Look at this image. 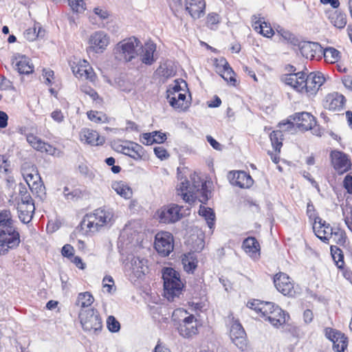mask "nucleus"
Segmentation results:
<instances>
[{
    "mask_svg": "<svg viewBox=\"0 0 352 352\" xmlns=\"http://www.w3.org/2000/svg\"><path fill=\"white\" fill-rule=\"evenodd\" d=\"M155 249L162 256H168L174 248L173 236L168 232H158L155 237Z\"/></svg>",
    "mask_w": 352,
    "mask_h": 352,
    "instance_id": "nucleus-9",
    "label": "nucleus"
},
{
    "mask_svg": "<svg viewBox=\"0 0 352 352\" xmlns=\"http://www.w3.org/2000/svg\"><path fill=\"white\" fill-rule=\"evenodd\" d=\"M254 30L266 37L274 35V30L266 22L256 21L254 25Z\"/></svg>",
    "mask_w": 352,
    "mask_h": 352,
    "instance_id": "nucleus-42",
    "label": "nucleus"
},
{
    "mask_svg": "<svg viewBox=\"0 0 352 352\" xmlns=\"http://www.w3.org/2000/svg\"><path fill=\"white\" fill-rule=\"evenodd\" d=\"M329 19L336 28L343 29L346 25V16L340 10H334L329 13Z\"/></svg>",
    "mask_w": 352,
    "mask_h": 352,
    "instance_id": "nucleus-31",
    "label": "nucleus"
},
{
    "mask_svg": "<svg viewBox=\"0 0 352 352\" xmlns=\"http://www.w3.org/2000/svg\"><path fill=\"white\" fill-rule=\"evenodd\" d=\"M198 212L199 215L205 219L209 228L210 230L213 229L215 222V214L214 211L210 208H206L200 205Z\"/></svg>",
    "mask_w": 352,
    "mask_h": 352,
    "instance_id": "nucleus-35",
    "label": "nucleus"
},
{
    "mask_svg": "<svg viewBox=\"0 0 352 352\" xmlns=\"http://www.w3.org/2000/svg\"><path fill=\"white\" fill-rule=\"evenodd\" d=\"M141 142L146 145H151L155 142V138L153 132L143 133L141 136Z\"/></svg>",
    "mask_w": 352,
    "mask_h": 352,
    "instance_id": "nucleus-58",
    "label": "nucleus"
},
{
    "mask_svg": "<svg viewBox=\"0 0 352 352\" xmlns=\"http://www.w3.org/2000/svg\"><path fill=\"white\" fill-rule=\"evenodd\" d=\"M318 221L315 220L313 226V229L315 234L321 241L329 243L331 235H333L335 230V228L330 226L329 223H327L324 221H322V219L318 218Z\"/></svg>",
    "mask_w": 352,
    "mask_h": 352,
    "instance_id": "nucleus-21",
    "label": "nucleus"
},
{
    "mask_svg": "<svg viewBox=\"0 0 352 352\" xmlns=\"http://www.w3.org/2000/svg\"><path fill=\"white\" fill-rule=\"evenodd\" d=\"M43 75L45 78V83L47 85H50L52 82V79L54 78V73L51 69H44L43 70Z\"/></svg>",
    "mask_w": 352,
    "mask_h": 352,
    "instance_id": "nucleus-63",
    "label": "nucleus"
},
{
    "mask_svg": "<svg viewBox=\"0 0 352 352\" xmlns=\"http://www.w3.org/2000/svg\"><path fill=\"white\" fill-rule=\"evenodd\" d=\"M153 137L155 138V142L157 144H162L167 139L166 134L160 131H153Z\"/></svg>",
    "mask_w": 352,
    "mask_h": 352,
    "instance_id": "nucleus-61",
    "label": "nucleus"
},
{
    "mask_svg": "<svg viewBox=\"0 0 352 352\" xmlns=\"http://www.w3.org/2000/svg\"><path fill=\"white\" fill-rule=\"evenodd\" d=\"M331 252L333 260L336 261V265L338 267H342L344 264L343 255L341 254V250L336 247H333L331 245Z\"/></svg>",
    "mask_w": 352,
    "mask_h": 352,
    "instance_id": "nucleus-48",
    "label": "nucleus"
},
{
    "mask_svg": "<svg viewBox=\"0 0 352 352\" xmlns=\"http://www.w3.org/2000/svg\"><path fill=\"white\" fill-rule=\"evenodd\" d=\"M63 195L65 199L69 201H76L82 196V192L79 188H69L65 186L63 189Z\"/></svg>",
    "mask_w": 352,
    "mask_h": 352,
    "instance_id": "nucleus-40",
    "label": "nucleus"
},
{
    "mask_svg": "<svg viewBox=\"0 0 352 352\" xmlns=\"http://www.w3.org/2000/svg\"><path fill=\"white\" fill-rule=\"evenodd\" d=\"M113 148L117 152L128 155L137 161L142 160L145 154L144 148L133 142H115L113 144Z\"/></svg>",
    "mask_w": 352,
    "mask_h": 352,
    "instance_id": "nucleus-8",
    "label": "nucleus"
},
{
    "mask_svg": "<svg viewBox=\"0 0 352 352\" xmlns=\"http://www.w3.org/2000/svg\"><path fill=\"white\" fill-rule=\"evenodd\" d=\"M155 155L161 160H166L169 157V154L166 149L163 146H156L154 148Z\"/></svg>",
    "mask_w": 352,
    "mask_h": 352,
    "instance_id": "nucleus-56",
    "label": "nucleus"
},
{
    "mask_svg": "<svg viewBox=\"0 0 352 352\" xmlns=\"http://www.w3.org/2000/svg\"><path fill=\"white\" fill-rule=\"evenodd\" d=\"M204 0H185V10L194 19L202 17L205 14Z\"/></svg>",
    "mask_w": 352,
    "mask_h": 352,
    "instance_id": "nucleus-22",
    "label": "nucleus"
},
{
    "mask_svg": "<svg viewBox=\"0 0 352 352\" xmlns=\"http://www.w3.org/2000/svg\"><path fill=\"white\" fill-rule=\"evenodd\" d=\"M173 320H178L177 330L184 338H191L198 332V321L193 315H188L183 309H175L172 316Z\"/></svg>",
    "mask_w": 352,
    "mask_h": 352,
    "instance_id": "nucleus-3",
    "label": "nucleus"
},
{
    "mask_svg": "<svg viewBox=\"0 0 352 352\" xmlns=\"http://www.w3.org/2000/svg\"><path fill=\"white\" fill-rule=\"evenodd\" d=\"M35 182L29 188L33 193H35L38 197H41L44 194L45 186L41 177L38 174L35 175Z\"/></svg>",
    "mask_w": 352,
    "mask_h": 352,
    "instance_id": "nucleus-44",
    "label": "nucleus"
},
{
    "mask_svg": "<svg viewBox=\"0 0 352 352\" xmlns=\"http://www.w3.org/2000/svg\"><path fill=\"white\" fill-rule=\"evenodd\" d=\"M68 2L74 12H82L85 10L84 0H68Z\"/></svg>",
    "mask_w": 352,
    "mask_h": 352,
    "instance_id": "nucleus-53",
    "label": "nucleus"
},
{
    "mask_svg": "<svg viewBox=\"0 0 352 352\" xmlns=\"http://www.w3.org/2000/svg\"><path fill=\"white\" fill-rule=\"evenodd\" d=\"M199 184L197 186L195 183L190 185L189 181L184 179L177 185V192L186 203L192 205L196 201L195 193L199 190Z\"/></svg>",
    "mask_w": 352,
    "mask_h": 352,
    "instance_id": "nucleus-11",
    "label": "nucleus"
},
{
    "mask_svg": "<svg viewBox=\"0 0 352 352\" xmlns=\"http://www.w3.org/2000/svg\"><path fill=\"white\" fill-rule=\"evenodd\" d=\"M331 158L333 168L339 174H343L351 168V161L345 153L333 151L331 153Z\"/></svg>",
    "mask_w": 352,
    "mask_h": 352,
    "instance_id": "nucleus-17",
    "label": "nucleus"
},
{
    "mask_svg": "<svg viewBox=\"0 0 352 352\" xmlns=\"http://www.w3.org/2000/svg\"><path fill=\"white\" fill-rule=\"evenodd\" d=\"M11 212L8 209L0 210V227L7 228L13 226Z\"/></svg>",
    "mask_w": 352,
    "mask_h": 352,
    "instance_id": "nucleus-41",
    "label": "nucleus"
},
{
    "mask_svg": "<svg viewBox=\"0 0 352 352\" xmlns=\"http://www.w3.org/2000/svg\"><path fill=\"white\" fill-rule=\"evenodd\" d=\"M274 283L276 289L284 296H292L295 293L294 283L289 276L285 273L276 274L274 277Z\"/></svg>",
    "mask_w": 352,
    "mask_h": 352,
    "instance_id": "nucleus-14",
    "label": "nucleus"
},
{
    "mask_svg": "<svg viewBox=\"0 0 352 352\" xmlns=\"http://www.w3.org/2000/svg\"><path fill=\"white\" fill-rule=\"evenodd\" d=\"M89 119L96 123L104 122L107 120L105 115L101 112L90 111L87 113Z\"/></svg>",
    "mask_w": 352,
    "mask_h": 352,
    "instance_id": "nucleus-50",
    "label": "nucleus"
},
{
    "mask_svg": "<svg viewBox=\"0 0 352 352\" xmlns=\"http://www.w3.org/2000/svg\"><path fill=\"white\" fill-rule=\"evenodd\" d=\"M94 301V298L91 293L88 292L80 293L78 295L75 305L81 308V310L91 306Z\"/></svg>",
    "mask_w": 352,
    "mask_h": 352,
    "instance_id": "nucleus-36",
    "label": "nucleus"
},
{
    "mask_svg": "<svg viewBox=\"0 0 352 352\" xmlns=\"http://www.w3.org/2000/svg\"><path fill=\"white\" fill-rule=\"evenodd\" d=\"M140 50H142L140 56L142 63L146 65H151L156 61L157 58L154 56V53L156 51V44L153 42H147L143 46L140 43L138 51Z\"/></svg>",
    "mask_w": 352,
    "mask_h": 352,
    "instance_id": "nucleus-23",
    "label": "nucleus"
},
{
    "mask_svg": "<svg viewBox=\"0 0 352 352\" xmlns=\"http://www.w3.org/2000/svg\"><path fill=\"white\" fill-rule=\"evenodd\" d=\"M182 208V207L174 204L164 207L159 212L160 221L164 223L178 221L183 216L180 212Z\"/></svg>",
    "mask_w": 352,
    "mask_h": 352,
    "instance_id": "nucleus-13",
    "label": "nucleus"
},
{
    "mask_svg": "<svg viewBox=\"0 0 352 352\" xmlns=\"http://www.w3.org/2000/svg\"><path fill=\"white\" fill-rule=\"evenodd\" d=\"M304 80L303 93L309 96H314L325 82V78L320 72H311L309 74L305 73Z\"/></svg>",
    "mask_w": 352,
    "mask_h": 352,
    "instance_id": "nucleus-10",
    "label": "nucleus"
},
{
    "mask_svg": "<svg viewBox=\"0 0 352 352\" xmlns=\"http://www.w3.org/2000/svg\"><path fill=\"white\" fill-rule=\"evenodd\" d=\"M140 41L135 37H130L120 41L113 49L116 58L128 63L135 58L138 55Z\"/></svg>",
    "mask_w": 352,
    "mask_h": 352,
    "instance_id": "nucleus-4",
    "label": "nucleus"
},
{
    "mask_svg": "<svg viewBox=\"0 0 352 352\" xmlns=\"http://www.w3.org/2000/svg\"><path fill=\"white\" fill-rule=\"evenodd\" d=\"M230 337L232 342L239 349L244 350L247 345L245 332L238 320H233L232 322Z\"/></svg>",
    "mask_w": 352,
    "mask_h": 352,
    "instance_id": "nucleus-16",
    "label": "nucleus"
},
{
    "mask_svg": "<svg viewBox=\"0 0 352 352\" xmlns=\"http://www.w3.org/2000/svg\"><path fill=\"white\" fill-rule=\"evenodd\" d=\"M111 188L117 194L124 199H129L132 196V190L131 188L122 181L113 182Z\"/></svg>",
    "mask_w": 352,
    "mask_h": 352,
    "instance_id": "nucleus-34",
    "label": "nucleus"
},
{
    "mask_svg": "<svg viewBox=\"0 0 352 352\" xmlns=\"http://www.w3.org/2000/svg\"><path fill=\"white\" fill-rule=\"evenodd\" d=\"M73 73L76 76H79L80 77L85 76L87 79H90L91 80H94V75L93 74V72L91 68L87 69L83 68L82 67H73Z\"/></svg>",
    "mask_w": 352,
    "mask_h": 352,
    "instance_id": "nucleus-45",
    "label": "nucleus"
},
{
    "mask_svg": "<svg viewBox=\"0 0 352 352\" xmlns=\"http://www.w3.org/2000/svg\"><path fill=\"white\" fill-rule=\"evenodd\" d=\"M201 192L200 196L199 197V201L206 204L209 199V195L210 194V191L207 189V186L206 184L201 182Z\"/></svg>",
    "mask_w": 352,
    "mask_h": 352,
    "instance_id": "nucleus-55",
    "label": "nucleus"
},
{
    "mask_svg": "<svg viewBox=\"0 0 352 352\" xmlns=\"http://www.w3.org/2000/svg\"><path fill=\"white\" fill-rule=\"evenodd\" d=\"M34 210V204H19L18 212L20 221L25 224L30 223L33 217Z\"/></svg>",
    "mask_w": 352,
    "mask_h": 352,
    "instance_id": "nucleus-29",
    "label": "nucleus"
},
{
    "mask_svg": "<svg viewBox=\"0 0 352 352\" xmlns=\"http://www.w3.org/2000/svg\"><path fill=\"white\" fill-rule=\"evenodd\" d=\"M346 102L343 95L338 92L327 94L323 100V107L329 111H340L343 109Z\"/></svg>",
    "mask_w": 352,
    "mask_h": 352,
    "instance_id": "nucleus-20",
    "label": "nucleus"
},
{
    "mask_svg": "<svg viewBox=\"0 0 352 352\" xmlns=\"http://www.w3.org/2000/svg\"><path fill=\"white\" fill-rule=\"evenodd\" d=\"M341 332L334 329L327 327L324 329V335L327 339L332 342L333 344L338 342V337L340 336Z\"/></svg>",
    "mask_w": 352,
    "mask_h": 352,
    "instance_id": "nucleus-51",
    "label": "nucleus"
},
{
    "mask_svg": "<svg viewBox=\"0 0 352 352\" xmlns=\"http://www.w3.org/2000/svg\"><path fill=\"white\" fill-rule=\"evenodd\" d=\"M89 43L94 52L102 53L109 44V37L103 31H96L90 36Z\"/></svg>",
    "mask_w": 352,
    "mask_h": 352,
    "instance_id": "nucleus-18",
    "label": "nucleus"
},
{
    "mask_svg": "<svg viewBox=\"0 0 352 352\" xmlns=\"http://www.w3.org/2000/svg\"><path fill=\"white\" fill-rule=\"evenodd\" d=\"M291 70L293 72L285 74L282 77V80L287 85L290 86L296 91L303 93V86H304V78L305 76V73L303 72H299L297 73H295L296 69L294 66H290Z\"/></svg>",
    "mask_w": 352,
    "mask_h": 352,
    "instance_id": "nucleus-15",
    "label": "nucleus"
},
{
    "mask_svg": "<svg viewBox=\"0 0 352 352\" xmlns=\"http://www.w3.org/2000/svg\"><path fill=\"white\" fill-rule=\"evenodd\" d=\"M186 91L178 92L176 95L167 96V99L171 107L175 109H186L188 105L186 102Z\"/></svg>",
    "mask_w": 352,
    "mask_h": 352,
    "instance_id": "nucleus-32",
    "label": "nucleus"
},
{
    "mask_svg": "<svg viewBox=\"0 0 352 352\" xmlns=\"http://www.w3.org/2000/svg\"><path fill=\"white\" fill-rule=\"evenodd\" d=\"M248 307L261 314L265 320L269 321L274 327H278L287 321L289 315L280 307L271 302L254 300L248 302Z\"/></svg>",
    "mask_w": 352,
    "mask_h": 352,
    "instance_id": "nucleus-2",
    "label": "nucleus"
},
{
    "mask_svg": "<svg viewBox=\"0 0 352 352\" xmlns=\"http://www.w3.org/2000/svg\"><path fill=\"white\" fill-rule=\"evenodd\" d=\"M41 146H42V148H41V150H38V151L42 152V153L45 152L51 155H56L57 149L55 147H54L52 145L43 142V145H42Z\"/></svg>",
    "mask_w": 352,
    "mask_h": 352,
    "instance_id": "nucleus-59",
    "label": "nucleus"
},
{
    "mask_svg": "<svg viewBox=\"0 0 352 352\" xmlns=\"http://www.w3.org/2000/svg\"><path fill=\"white\" fill-rule=\"evenodd\" d=\"M187 83L182 79H177L167 90V96L176 95L178 92L186 91Z\"/></svg>",
    "mask_w": 352,
    "mask_h": 352,
    "instance_id": "nucleus-38",
    "label": "nucleus"
},
{
    "mask_svg": "<svg viewBox=\"0 0 352 352\" xmlns=\"http://www.w3.org/2000/svg\"><path fill=\"white\" fill-rule=\"evenodd\" d=\"M322 58L327 63L333 64L337 63L340 59V52L334 47H328L322 48Z\"/></svg>",
    "mask_w": 352,
    "mask_h": 352,
    "instance_id": "nucleus-33",
    "label": "nucleus"
},
{
    "mask_svg": "<svg viewBox=\"0 0 352 352\" xmlns=\"http://www.w3.org/2000/svg\"><path fill=\"white\" fill-rule=\"evenodd\" d=\"M107 326L111 332H118L120 329V322L113 316H109L107 320Z\"/></svg>",
    "mask_w": 352,
    "mask_h": 352,
    "instance_id": "nucleus-52",
    "label": "nucleus"
},
{
    "mask_svg": "<svg viewBox=\"0 0 352 352\" xmlns=\"http://www.w3.org/2000/svg\"><path fill=\"white\" fill-rule=\"evenodd\" d=\"M162 278L164 280V296L168 300H173L178 296L183 287L178 272L171 267L163 270Z\"/></svg>",
    "mask_w": 352,
    "mask_h": 352,
    "instance_id": "nucleus-5",
    "label": "nucleus"
},
{
    "mask_svg": "<svg viewBox=\"0 0 352 352\" xmlns=\"http://www.w3.org/2000/svg\"><path fill=\"white\" fill-rule=\"evenodd\" d=\"M338 338V342L333 344V349L335 352H343L347 346V338L342 333Z\"/></svg>",
    "mask_w": 352,
    "mask_h": 352,
    "instance_id": "nucleus-46",
    "label": "nucleus"
},
{
    "mask_svg": "<svg viewBox=\"0 0 352 352\" xmlns=\"http://www.w3.org/2000/svg\"><path fill=\"white\" fill-rule=\"evenodd\" d=\"M220 16L215 12L209 13L206 18V25L211 30L214 29L213 26L217 25L220 22Z\"/></svg>",
    "mask_w": 352,
    "mask_h": 352,
    "instance_id": "nucleus-54",
    "label": "nucleus"
},
{
    "mask_svg": "<svg viewBox=\"0 0 352 352\" xmlns=\"http://www.w3.org/2000/svg\"><path fill=\"white\" fill-rule=\"evenodd\" d=\"M221 65L218 66L219 72L221 73V76L227 82L232 85H235L236 79L234 77V72L230 67L226 59H222L220 61Z\"/></svg>",
    "mask_w": 352,
    "mask_h": 352,
    "instance_id": "nucleus-30",
    "label": "nucleus"
},
{
    "mask_svg": "<svg viewBox=\"0 0 352 352\" xmlns=\"http://www.w3.org/2000/svg\"><path fill=\"white\" fill-rule=\"evenodd\" d=\"M103 287L107 289V292L109 293L111 292L113 286L114 285V281L111 276H106L102 280Z\"/></svg>",
    "mask_w": 352,
    "mask_h": 352,
    "instance_id": "nucleus-60",
    "label": "nucleus"
},
{
    "mask_svg": "<svg viewBox=\"0 0 352 352\" xmlns=\"http://www.w3.org/2000/svg\"><path fill=\"white\" fill-rule=\"evenodd\" d=\"M343 186L347 192L352 194V176L347 175L343 181Z\"/></svg>",
    "mask_w": 352,
    "mask_h": 352,
    "instance_id": "nucleus-64",
    "label": "nucleus"
},
{
    "mask_svg": "<svg viewBox=\"0 0 352 352\" xmlns=\"http://www.w3.org/2000/svg\"><path fill=\"white\" fill-rule=\"evenodd\" d=\"M293 120L296 122L297 128L301 131L310 130L316 124L315 118L307 112L296 113Z\"/></svg>",
    "mask_w": 352,
    "mask_h": 352,
    "instance_id": "nucleus-24",
    "label": "nucleus"
},
{
    "mask_svg": "<svg viewBox=\"0 0 352 352\" xmlns=\"http://www.w3.org/2000/svg\"><path fill=\"white\" fill-rule=\"evenodd\" d=\"M147 261L144 258H140L139 257L133 256L129 265L131 273H133L135 276L137 278H140L142 276L144 275L147 271Z\"/></svg>",
    "mask_w": 352,
    "mask_h": 352,
    "instance_id": "nucleus-27",
    "label": "nucleus"
},
{
    "mask_svg": "<svg viewBox=\"0 0 352 352\" xmlns=\"http://www.w3.org/2000/svg\"><path fill=\"white\" fill-rule=\"evenodd\" d=\"M26 140L32 148L37 151L41 150L42 148L41 146L43 145V141L38 137L32 133L27 135Z\"/></svg>",
    "mask_w": 352,
    "mask_h": 352,
    "instance_id": "nucleus-47",
    "label": "nucleus"
},
{
    "mask_svg": "<svg viewBox=\"0 0 352 352\" xmlns=\"http://www.w3.org/2000/svg\"><path fill=\"white\" fill-rule=\"evenodd\" d=\"M78 170L82 175L90 179L94 177V174L85 164L82 163L79 164Z\"/></svg>",
    "mask_w": 352,
    "mask_h": 352,
    "instance_id": "nucleus-57",
    "label": "nucleus"
},
{
    "mask_svg": "<svg viewBox=\"0 0 352 352\" xmlns=\"http://www.w3.org/2000/svg\"><path fill=\"white\" fill-rule=\"evenodd\" d=\"M229 179L232 185L241 188H248L253 185L254 180L245 171L239 170L230 172Z\"/></svg>",
    "mask_w": 352,
    "mask_h": 352,
    "instance_id": "nucleus-19",
    "label": "nucleus"
},
{
    "mask_svg": "<svg viewBox=\"0 0 352 352\" xmlns=\"http://www.w3.org/2000/svg\"><path fill=\"white\" fill-rule=\"evenodd\" d=\"M283 135L280 130L272 131L270 135L271 144L276 152L280 153L283 146Z\"/></svg>",
    "mask_w": 352,
    "mask_h": 352,
    "instance_id": "nucleus-37",
    "label": "nucleus"
},
{
    "mask_svg": "<svg viewBox=\"0 0 352 352\" xmlns=\"http://www.w3.org/2000/svg\"><path fill=\"white\" fill-rule=\"evenodd\" d=\"M16 60L15 67L20 74H30L33 73L34 67L28 57L25 56H19Z\"/></svg>",
    "mask_w": 352,
    "mask_h": 352,
    "instance_id": "nucleus-28",
    "label": "nucleus"
},
{
    "mask_svg": "<svg viewBox=\"0 0 352 352\" xmlns=\"http://www.w3.org/2000/svg\"><path fill=\"white\" fill-rule=\"evenodd\" d=\"M113 217L111 210L98 208L83 217L80 224V229L86 234H94L102 228L110 227L113 223Z\"/></svg>",
    "mask_w": 352,
    "mask_h": 352,
    "instance_id": "nucleus-1",
    "label": "nucleus"
},
{
    "mask_svg": "<svg viewBox=\"0 0 352 352\" xmlns=\"http://www.w3.org/2000/svg\"><path fill=\"white\" fill-rule=\"evenodd\" d=\"M79 318L82 329L86 331H93L96 333L102 329V320L98 311L95 309L81 310Z\"/></svg>",
    "mask_w": 352,
    "mask_h": 352,
    "instance_id": "nucleus-7",
    "label": "nucleus"
},
{
    "mask_svg": "<svg viewBox=\"0 0 352 352\" xmlns=\"http://www.w3.org/2000/svg\"><path fill=\"white\" fill-rule=\"evenodd\" d=\"M19 195L21 197V202L20 204H34V201L30 194L27 190L26 188L23 186L19 190Z\"/></svg>",
    "mask_w": 352,
    "mask_h": 352,
    "instance_id": "nucleus-49",
    "label": "nucleus"
},
{
    "mask_svg": "<svg viewBox=\"0 0 352 352\" xmlns=\"http://www.w3.org/2000/svg\"><path fill=\"white\" fill-rule=\"evenodd\" d=\"M184 269L186 272L190 273L193 272L197 267V261L196 258L193 257V254L189 253L185 254L182 260Z\"/></svg>",
    "mask_w": 352,
    "mask_h": 352,
    "instance_id": "nucleus-39",
    "label": "nucleus"
},
{
    "mask_svg": "<svg viewBox=\"0 0 352 352\" xmlns=\"http://www.w3.org/2000/svg\"><path fill=\"white\" fill-rule=\"evenodd\" d=\"M80 140L91 146L102 145L104 142V138L100 136L96 131L83 129L80 134Z\"/></svg>",
    "mask_w": 352,
    "mask_h": 352,
    "instance_id": "nucleus-25",
    "label": "nucleus"
},
{
    "mask_svg": "<svg viewBox=\"0 0 352 352\" xmlns=\"http://www.w3.org/2000/svg\"><path fill=\"white\" fill-rule=\"evenodd\" d=\"M297 46L303 57L317 60L322 58V47L320 43L311 41H301L298 43Z\"/></svg>",
    "mask_w": 352,
    "mask_h": 352,
    "instance_id": "nucleus-12",
    "label": "nucleus"
},
{
    "mask_svg": "<svg viewBox=\"0 0 352 352\" xmlns=\"http://www.w3.org/2000/svg\"><path fill=\"white\" fill-rule=\"evenodd\" d=\"M244 251L253 259H258L260 256V245L256 238L248 237L242 244Z\"/></svg>",
    "mask_w": 352,
    "mask_h": 352,
    "instance_id": "nucleus-26",
    "label": "nucleus"
},
{
    "mask_svg": "<svg viewBox=\"0 0 352 352\" xmlns=\"http://www.w3.org/2000/svg\"><path fill=\"white\" fill-rule=\"evenodd\" d=\"M346 240V236L344 231L340 228H335L333 235L330 239V241L339 245H344Z\"/></svg>",
    "mask_w": 352,
    "mask_h": 352,
    "instance_id": "nucleus-43",
    "label": "nucleus"
},
{
    "mask_svg": "<svg viewBox=\"0 0 352 352\" xmlns=\"http://www.w3.org/2000/svg\"><path fill=\"white\" fill-rule=\"evenodd\" d=\"M61 252L63 256L72 258L74 256V248L71 245L66 244L63 247Z\"/></svg>",
    "mask_w": 352,
    "mask_h": 352,
    "instance_id": "nucleus-62",
    "label": "nucleus"
},
{
    "mask_svg": "<svg viewBox=\"0 0 352 352\" xmlns=\"http://www.w3.org/2000/svg\"><path fill=\"white\" fill-rule=\"evenodd\" d=\"M20 234L13 226L0 229V255L6 254L10 250L16 249L20 244Z\"/></svg>",
    "mask_w": 352,
    "mask_h": 352,
    "instance_id": "nucleus-6",
    "label": "nucleus"
}]
</instances>
